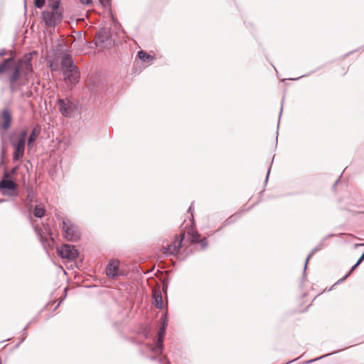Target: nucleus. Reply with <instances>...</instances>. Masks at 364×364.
Segmentation results:
<instances>
[{"label":"nucleus","mask_w":364,"mask_h":364,"mask_svg":"<svg viewBox=\"0 0 364 364\" xmlns=\"http://www.w3.org/2000/svg\"><path fill=\"white\" fill-rule=\"evenodd\" d=\"M33 53H25L21 58H16V51H8L9 57L0 63V75L7 74L9 88L16 91V85L23 77H27L33 73L32 65Z\"/></svg>","instance_id":"1"},{"label":"nucleus","mask_w":364,"mask_h":364,"mask_svg":"<svg viewBox=\"0 0 364 364\" xmlns=\"http://www.w3.org/2000/svg\"><path fill=\"white\" fill-rule=\"evenodd\" d=\"M167 316L168 312L166 309L161 316L163 323L162 326L159 328V331L157 333V340L155 342L154 345L151 346L150 347L151 352L155 354L156 355L161 354L164 349L163 340L165 336L166 328L168 326Z\"/></svg>","instance_id":"2"},{"label":"nucleus","mask_w":364,"mask_h":364,"mask_svg":"<svg viewBox=\"0 0 364 364\" xmlns=\"http://www.w3.org/2000/svg\"><path fill=\"white\" fill-rule=\"evenodd\" d=\"M62 223L63 235L67 240L75 242L80 239V232L70 220L63 218Z\"/></svg>","instance_id":"3"},{"label":"nucleus","mask_w":364,"mask_h":364,"mask_svg":"<svg viewBox=\"0 0 364 364\" xmlns=\"http://www.w3.org/2000/svg\"><path fill=\"white\" fill-rule=\"evenodd\" d=\"M51 11H44L42 14L43 19L46 25L48 27H54L61 23L63 20V14L59 9Z\"/></svg>","instance_id":"4"},{"label":"nucleus","mask_w":364,"mask_h":364,"mask_svg":"<svg viewBox=\"0 0 364 364\" xmlns=\"http://www.w3.org/2000/svg\"><path fill=\"white\" fill-rule=\"evenodd\" d=\"M57 105L59 112L65 117H71L77 109L76 105L68 98L59 99Z\"/></svg>","instance_id":"5"},{"label":"nucleus","mask_w":364,"mask_h":364,"mask_svg":"<svg viewBox=\"0 0 364 364\" xmlns=\"http://www.w3.org/2000/svg\"><path fill=\"white\" fill-rule=\"evenodd\" d=\"M8 177V173L5 172L0 182V189L3 195H9L10 196H16L17 194L16 184L13 181L7 179Z\"/></svg>","instance_id":"6"},{"label":"nucleus","mask_w":364,"mask_h":364,"mask_svg":"<svg viewBox=\"0 0 364 364\" xmlns=\"http://www.w3.org/2000/svg\"><path fill=\"white\" fill-rule=\"evenodd\" d=\"M58 255L61 258L74 260L77 257L78 252L74 245L65 244L58 250Z\"/></svg>","instance_id":"7"},{"label":"nucleus","mask_w":364,"mask_h":364,"mask_svg":"<svg viewBox=\"0 0 364 364\" xmlns=\"http://www.w3.org/2000/svg\"><path fill=\"white\" fill-rule=\"evenodd\" d=\"M65 83L69 86L77 84L80 79V71L77 67H73L70 70H65L63 72Z\"/></svg>","instance_id":"8"},{"label":"nucleus","mask_w":364,"mask_h":364,"mask_svg":"<svg viewBox=\"0 0 364 364\" xmlns=\"http://www.w3.org/2000/svg\"><path fill=\"white\" fill-rule=\"evenodd\" d=\"M109 40L110 32L106 28H102L95 37V44L100 48H105L110 44Z\"/></svg>","instance_id":"9"},{"label":"nucleus","mask_w":364,"mask_h":364,"mask_svg":"<svg viewBox=\"0 0 364 364\" xmlns=\"http://www.w3.org/2000/svg\"><path fill=\"white\" fill-rule=\"evenodd\" d=\"M12 114L8 108L1 110L0 114V131L6 132L11 127Z\"/></svg>","instance_id":"10"},{"label":"nucleus","mask_w":364,"mask_h":364,"mask_svg":"<svg viewBox=\"0 0 364 364\" xmlns=\"http://www.w3.org/2000/svg\"><path fill=\"white\" fill-rule=\"evenodd\" d=\"M11 145L14 148L13 160L17 161L24 155L26 144L22 141H17V142H11Z\"/></svg>","instance_id":"11"},{"label":"nucleus","mask_w":364,"mask_h":364,"mask_svg":"<svg viewBox=\"0 0 364 364\" xmlns=\"http://www.w3.org/2000/svg\"><path fill=\"white\" fill-rule=\"evenodd\" d=\"M119 262L118 260H111L106 267V274L108 277L114 279L119 274Z\"/></svg>","instance_id":"12"},{"label":"nucleus","mask_w":364,"mask_h":364,"mask_svg":"<svg viewBox=\"0 0 364 364\" xmlns=\"http://www.w3.org/2000/svg\"><path fill=\"white\" fill-rule=\"evenodd\" d=\"M60 65L63 70V72L65 71V70H70L73 67H76L74 65L72 55L69 53H64L62 56Z\"/></svg>","instance_id":"13"},{"label":"nucleus","mask_w":364,"mask_h":364,"mask_svg":"<svg viewBox=\"0 0 364 364\" xmlns=\"http://www.w3.org/2000/svg\"><path fill=\"white\" fill-rule=\"evenodd\" d=\"M184 238V234H181L180 235V240H176L173 242V244L168 245L167 248L166 249V252L164 253L168 254H174L179 251V250L181 247L182 241Z\"/></svg>","instance_id":"14"},{"label":"nucleus","mask_w":364,"mask_h":364,"mask_svg":"<svg viewBox=\"0 0 364 364\" xmlns=\"http://www.w3.org/2000/svg\"><path fill=\"white\" fill-rule=\"evenodd\" d=\"M153 298L154 299L155 306L159 309H163V299L160 291H154Z\"/></svg>","instance_id":"15"},{"label":"nucleus","mask_w":364,"mask_h":364,"mask_svg":"<svg viewBox=\"0 0 364 364\" xmlns=\"http://www.w3.org/2000/svg\"><path fill=\"white\" fill-rule=\"evenodd\" d=\"M40 134V129L38 127H34L28 136V145L29 146L36 140L38 135Z\"/></svg>","instance_id":"16"},{"label":"nucleus","mask_w":364,"mask_h":364,"mask_svg":"<svg viewBox=\"0 0 364 364\" xmlns=\"http://www.w3.org/2000/svg\"><path fill=\"white\" fill-rule=\"evenodd\" d=\"M46 209L41 205H36L33 210V215L36 218H41L45 215Z\"/></svg>","instance_id":"17"},{"label":"nucleus","mask_w":364,"mask_h":364,"mask_svg":"<svg viewBox=\"0 0 364 364\" xmlns=\"http://www.w3.org/2000/svg\"><path fill=\"white\" fill-rule=\"evenodd\" d=\"M137 55L139 58L144 62H147L150 59H153V57L151 55L148 54L144 50L139 51Z\"/></svg>","instance_id":"18"},{"label":"nucleus","mask_w":364,"mask_h":364,"mask_svg":"<svg viewBox=\"0 0 364 364\" xmlns=\"http://www.w3.org/2000/svg\"><path fill=\"white\" fill-rule=\"evenodd\" d=\"M48 5L50 9H53V10H57L59 8L61 0H48Z\"/></svg>","instance_id":"19"},{"label":"nucleus","mask_w":364,"mask_h":364,"mask_svg":"<svg viewBox=\"0 0 364 364\" xmlns=\"http://www.w3.org/2000/svg\"><path fill=\"white\" fill-rule=\"evenodd\" d=\"M188 234L191 235V232H188ZM200 240V235L198 232H193L190 237V240L191 242H198Z\"/></svg>","instance_id":"20"},{"label":"nucleus","mask_w":364,"mask_h":364,"mask_svg":"<svg viewBox=\"0 0 364 364\" xmlns=\"http://www.w3.org/2000/svg\"><path fill=\"white\" fill-rule=\"evenodd\" d=\"M27 136V132L26 130L21 131L18 134V141H22L26 144V139Z\"/></svg>","instance_id":"21"},{"label":"nucleus","mask_w":364,"mask_h":364,"mask_svg":"<svg viewBox=\"0 0 364 364\" xmlns=\"http://www.w3.org/2000/svg\"><path fill=\"white\" fill-rule=\"evenodd\" d=\"M357 266H358L356 263L350 268V269L349 270V272L343 277L341 278V279H339V281L338 282H341L343 281H344L352 272L357 267Z\"/></svg>","instance_id":"22"},{"label":"nucleus","mask_w":364,"mask_h":364,"mask_svg":"<svg viewBox=\"0 0 364 364\" xmlns=\"http://www.w3.org/2000/svg\"><path fill=\"white\" fill-rule=\"evenodd\" d=\"M35 6L38 9H41L45 4V0H34Z\"/></svg>","instance_id":"23"},{"label":"nucleus","mask_w":364,"mask_h":364,"mask_svg":"<svg viewBox=\"0 0 364 364\" xmlns=\"http://www.w3.org/2000/svg\"><path fill=\"white\" fill-rule=\"evenodd\" d=\"M198 242L200 243L202 249H205L208 247V241L206 238L199 240Z\"/></svg>","instance_id":"24"},{"label":"nucleus","mask_w":364,"mask_h":364,"mask_svg":"<svg viewBox=\"0 0 364 364\" xmlns=\"http://www.w3.org/2000/svg\"><path fill=\"white\" fill-rule=\"evenodd\" d=\"M26 200L30 204L31 203H33V201L34 200V196H33V193L32 191L31 192H28V196L26 197Z\"/></svg>","instance_id":"25"},{"label":"nucleus","mask_w":364,"mask_h":364,"mask_svg":"<svg viewBox=\"0 0 364 364\" xmlns=\"http://www.w3.org/2000/svg\"><path fill=\"white\" fill-rule=\"evenodd\" d=\"M330 354H331V353H328V354H326V355H324L320 356V357H318V358H317L311 359V360H307V361H306V362H305V363H306V364H308V363H314V361L318 360H320V359H321V358H324V357H326V356L329 355Z\"/></svg>","instance_id":"26"},{"label":"nucleus","mask_w":364,"mask_h":364,"mask_svg":"<svg viewBox=\"0 0 364 364\" xmlns=\"http://www.w3.org/2000/svg\"><path fill=\"white\" fill-rule=\"evenodd\" d=\"M316 251V249H314L311 250V252L309 253V255H308L306 259V262H305V266H304V270L306 269V265H307V263L309 262V258L314 254V252Z\"/></svg>","instance_id":"27"},{"label":"nucleus","mask_w":364,"mask_h":364,"mask_svg":"<svg viewBox=\"0 0 364 364\" xmlns=\"http://www.w3.org/2000/svg\"><path fill=\"white\" fill-rule=\"evenodd\" d=\"M8 53V51L6 48L0 49V57H3Z\"/></svg>","instance_id":"28"},{"label":"nucleus","mask_w":364,"mask_h":364,"mask_svg":"<svg viewBox=\"0 0 364 364\" xmlns=\"http://www.w3.org/2000/svg\"><path fill=\"white\" fill-rule=\"evenodd\" d=\"M99 1L105 7H106L108 4V1L107 0H99Z\"/></svg>","instance_id":"29"},{"label":"nucleus","mask_w":364,"mask_h":364,"mask_svg":"<svg viewBox=\"0 0 364 364\" xmlns=\"http://www.w3.org/2000/svg\"><path fill=\"white\" fill-rule=\"evenodd\" d=\"M80 1L82 4H85L87 5L90 4L92 1L91 0H80Z\"/></svg>","instance_id":"30"},{"label":"nucleus","mask_w":364,"mask_h":364,"mask_svg":"<svg viewBox=\"0 0 364 364\" xmlns=\"http://www.w3.org/2000/svg\"><path fill=\"white\" fill-rule=\"evenodd\" d=\"M364 259H361V257H360V258L358 259V260L357 261L356 264L358 265H359Z\"/></svg>","instance_id":"31"},{"label":"nucleus","mask_w":364,"mask_h":364,"mask_svg":"<svg viewBox=\"0 0 364 364\" xmlns=\"http://www.w3.org/2000/svg\"><path fill=\"white\" fill-rule=\"evenodd\" d=\"M34 230H35V232H36L38 235H40V236H41V233H40V232H39V230H38V228L35 227V228H34Z\"/></svg>","instance_id":"32"},{"label":"nucleus","mask_w":364,"mask_h":364,"mask_svg":"<svg viewBox=\"0 0 364 364\" xmlns=\"http://www.w3.org/2000/svg\"><path fill=\"white\" fill-rule=\"evenodd\" d=\"M269 171H270V168H269L268 171H267V176H266V181H267L268 179V176H269Z\"/></svg>","instance_id":"33"},{"label":"nucleus","mask_w":364,"mask_h":364,"mask_svg":"<svg viewBox=\"0 0 364 364\" xmlns=\"http://www.w3.org/2000/svg\"><path fill=\"white\" fill-rule=\"evenodd\" d=\"M361 259H364V252H363V254L361 255Z\"/></svg>","instance_id":"34"},{"label":"nucleus","mask_w":364,"mask_h":364,"mask_svg":"<svg viewBox=\"0 0 364 364\" xmlns=\"http://www.w3.org/2000/svg\"><path fill=\"white\" fill-rule=\"evenodd\" d=\"M191 208H192V205H191V206L189 207V208H188V212H191Z\"/></svg>","instance_id":"35"},{"label":"nucleus","mask_w":364,"mask_h":364,"mask_svg":"<svg viewBox=\"0 0 364 364\" xmlns=\"http://www.w3.org/2000/svg\"><path fill=\"white\" fill-rule=\"evenodd\" d=\"M15 171H16V168H13V169H12V172H13V173H14V172H15Z\"/></svg>","instance_id":"36"},{"label":"nucleus","mask_w":364,"mask_h":364,"mask_svg":"<svg viewBox=\"0 0 364 364\" xmlns=\"http://www.w3.org/2000/svg\"><path fill=\"white\" fill-rule=\"evenodd\" d=\"M338 183V181H336L334 183V186H336V184Z\"/></svg>","instance_id":"37"}]
</instances>
